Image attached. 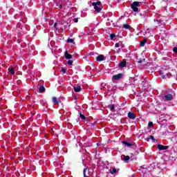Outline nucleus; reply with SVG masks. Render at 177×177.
<instances>
[{
  "label": "nucleus",
  "mask_w": 177,
  "mask_h": 177,
  "mask_svg": "<svg viewBox=\"0 0 177 177\" xmlns=\"http://www.w3.org/2000/svg\"><path fill=\"white\" fill-rule=\"evenodd\" d=\"M131 9H133V12H138L139 8H140V2L134 1L131 3Z\"/></svg>",
  "instance_id": "nucleus-1"
},
{
  "label": "nucleus",
  "mask_w": 177,
  "mask_h": 177,
  "mask_svg": "<svg viewBox=\"0 0 177 177\" xmlns=\"http://www.w3.org/2000/svg\"><path fill=\"white\" fill-rule=\"evenodd\" d=\"M122 78V73H118V75H115L112 77L113 81H118V80H121Z\"/></svg>",
  "instance_id": "nucleus-2"
},
{
  "label": "nucleus",
  "mask_w": 177,
  "mask_h": 177,
  "mask_svg": "<svg viewBox=\"0 0 177 177\" xmlns=\"http://www.w3.org/2000/svg\"><path fill=\"white\" fill-rule=\"evenodd\" d=\"M121 158L124 162H128L129 160H131V157L129 156H125V155H122Z\"/></svg>",
  "instance_id": "nucleus-3"
},
{
  "label": "nucleus",
  "mask_w": 177,
  "mask_h": 177,
  "mask_svg": "<svg viewBox=\"0 0 177 177\" xmlns=\"http://www.w3.org/2000/svg\"><path fill=\"white\" fill-rule=\"evenodd\" d=\"M164 99H165L167 102H169L170 100H172L174 99V96L172 94H167L164 96Z\"/></svg>",
  "instance_id": "nucleus-4"
},
{
  "label": "nucleus",
  "mask_w": 177,
  "mask_h": 177,
  "mask_svg": "<svg viewBox=\"0 0 177 177\" xmlns=\"http://www.w3.org/2000/svg\"><path fill=\"white\" fill-rule=\"evenodd\" d=\"M169 147L168 146H164L162 145H158V150H167Z\"/></svg>",
  "instance_id": "nucleus-5"
},
{
  "label": "nucleus",
  "mask_w": 177,
  "mask_h": 177,
  "mask_svg": "<svg viewBox=\"0 0 177 177\" xmlns=\"http://www.w3.org/2000/svg\"><path fill=\"white\" fill-rule=\"evenodd\" d=\"M128 118H130V120H135V118H136V115L132 112H129Z\"/></svg>",
  "instance_id": "nucleus-6"
},
{
  "label": "nucleus",
  "mask_w": 177,
  "mask_h": 177,
  "mask_svg": "<svg viewBox=\"0 0 177 177\" xmlns=\"http://www.w3.org/2000/svg\"><path fill=\"white\" fill-rule=\"evenodd\" d=\"M162 21L160 19H154V26L158 27V26H161Z\"/></svg>",
  "instance_id": "nucleus-7"
},
{
  "label": "nucleus",
  "mask_w": 177,
  "mask_h": 177,
  "mask_svg": "<svg viewBox=\"0 0 177 177\" xmlns=\"http://www.w3.org/2000/svg\"><path fill=\"white\" fill-rule=\"evenodd\" d=\"M104 60V55H100L97 57V62H103Z\"/></svg>",
  "instance_id": "nucleus-8"
},
{
  "label": "nucleus",
  "mask_w": 177,
  "mask_h": 177,
  "mask_svg": "<svg viewBox=\"0 0 177 177\" xmlns=\"http://www.w3.org/2000/svg\"><path fill=\"white\" fill-rule=\"evenodd\" d=\"M127 66V61L123 60L122 62H121L119 64V66L122 68L124 67H125Z\"/></svg>",
  "instance_id": "nucleus-9"
},
{
  "label": "nucleus",
  "mask_w": 177,
  "mask_h": 177,
  "mask_svg": "<svg viewBox=\"0 0 177 177\" xmlns=\"http://www.w3.org/2000/svg\"><path fill=\"white\" fill-rule=\"evenodd\" d=\"M100 6H93L95 10L97 12V13L100 12L102 10V8L100 7Z\"/></svg>",
  "instance_id": "nucleus-10"
},
{
  "label": "nucleus",
  "mask_w": 177,
  "mask_h": 177,
  "mask_svg": "<svg viewBox=\"0 0 177 177\" xmlns=\"http://www.w3.org/2000/svg\"><path fill=\"white\" fill-rule=\"evenodd\" d=\"M73 89L75 91V92H80V91H81V86H74Z\"/></svg>",
  "instance_id": "nucleus-11"
},
{
  "label": "nucleus",
  "mask_w": 177,
  "mask_h": 177,
  "mask_svg": "<svg viewBox=\"0 0 177 177\" xmlns=\"http://www.w3.org/2000/svg\"><path fill=\"white\" fill-rule=\"evenodd\" d=\"M65 57H66V59L69 60V59H71L72 55H71V54H69L67 51H66L65 52Z\"/></svg>",
  "instance_id": "nucleus-12"
},
{
  "label": "nucleus",
  "mask_w": 177,
  "mask_h": 177,
  "mask_svg": "<svg viewBox=\"0 0 177 177\" xmlns=\"http://www.w3.org/2000/svg\"><path fill=\"white\" fill-rule=\"evenodd\" d=\"M9 71V73L11 74V75H15V68H8Z\"/></svg>",
  "instance_id": "nucleus-13"
},
{
  "label": "nucleus",
  "mask_w": 177,
  "mask_h": 177,
  "mask_svg": "<svg viewBox=\"0 0 177 177\" xmlns=\"http://www.w3.org/2000/svg\"><path fill=\"white\" fill-rule=\"evenodd\" d=\"M146 42H147V39H144L143 41H142L140 44V46H145V45H146Z\"/></svg>",
  "instance_id": "nucleus-14"
},
{
  "label": "nucleus",
  "mask_w": 177,
  "mask_h": 177,
  "mask_svg": "<svg viewBox=\"0 0 177 177\" xmlns=\"http://www.w3.org/2000/svg\"><path fill=\"white\" fill-rule=\"evenodd\" d=\"M53 103H54V104H59V101L56 97H53Z\"/></svg>",
  "instance_id": "nucleus-15"
},
{
  "label": "nucleus",
  "mask_w": 177,
  "mask_h": 177,
  "mask_svg": "<svg viewBox=\"0 0 177 177\" xmlns=\"http://www.w3.org/2000/svg\"><path fill=\"white\" fill-rule=\"evenodd\" d=\"M108 109H109L111 111H113L114 109H115V106L114 104H110L108 106Z\"/></svg>",
  "instance_id": "nucleus-16"
},
{
  "label": "nucleus",
  "mask_w": 177,
  "mask_h": 177,
  "mask_svg": "<svg viewBox=\"0 0 177 177\" xmlns=\"http://www.w3.org/2000/svg\"><path fill=\"white\" fill-rule=\"evenodd\" d=\"M122 143L123 145H125L126 146H127V147H131V146H132V144H131L127 141H122Z\"/></svg>",
  "instance_id": "nucleus-17"
},
{
  "label": "nucleus",
  "mask_w": 177,
  "mask_h": 177,
  "mask_svg": "<svg viewBox=\"0 0 177 177\" xmlns=\"http://www.w3.org/2000/svg\"><path fill=\"white\" fill-rule=\"evenodd\" d=\"M101 2L100 1H97V2H94L92 3L93 6H100Z\"/></svg>",
  "instance_id": "nucleus-18"
},
{
  "label": "nucleus",
  "mask_w": 177,
  "mask_h": 177,
  "mask_svg": "<svg viewBox=\"0 0 177 177\" xmlns=\"http://www.w3.org/2000/svg\"><path fill=\"white\" fill-rule=\"evenodd\" d=\"M109 172H111V174H114L117 172V169L113 168L112 169L109 170Z\"/></svg>",
  "instance_id": "nucleus-19"
},
{
  "label": "nucleus",
  "mask_w": 177,
  "mask_h": 177,
  "mask_svg": "<svg viewBox=\"0 0 177 177\" xmlns=\"http://www.w3.org/2000/svg\"><path fill=\"white\" fill-rule=\"evenodd\" d=\"M45 91V87L44 86H41L39 88V92L42 93Z\"/></svg>",
  "instance_id": "nucleus-20"
},
{
  "label": "nucleus",
  "mask_w": 177,
  "mask_h": 177,
  "mask_svg": "<svg viewBox=\"0 0 177 177\" xmlns=\"http://www.w3.org/2000/svg\"><path fill=\"white\" fill-rule=\"evenodd\" d=\"M123 27L124 28H126V30H129V28H131V26L129 24H124Z\"/></svg>",
  "instance_id": "nucleus-21"
},
{
  "label": "nucleus",
  "mask_w": 177,
  "mask_h": 177,
  "mask_svg": "<svg viewBox=\"0 0 177 177\" xmlns=\"http://www.w3.org/2000/svg\"><path fill=\"white\" fill-rule=\"evenodd\" d=\"M86 171H88V168H85V169H84L83 174H84V177L88 176L86 175Z\"/></svg>",
  "instance_id": "nucleus-22"
},
{
  "label": "nucleus",
  "mask_w": 177,
  "mask_h": 177,
  "mask_svg": "<svg viewBox=\"0 0 177 177\" xmlns=\"http://www.w3.org/2000/svg\"><path fill=\"white\" fill-rule=\"evenodd\" d=\"M67 42H68V44H73V42H74V39H67Z\"/></svg>",
  "instance_id": "nucleus-23"
},
{
  "label": "nucleus",
  "mask_w": 177,
  "mask_h": 177,
  "mask_svg": "<svg viewBox=\"0 0 177 177\" xmlns=\"http://www.w3.org/2000/svg\"><path fill=\"white\" fill-rule=\"evenodd\" d=\"M115 48H120V46H121V43H116L115 44Z\"/></svg>",
  "instance_id": "nucleus-24"
},
{
  "label": "nucleus",
  "mask_w": 177,
  "mask_h": 177,
  "mask_svg": "<svg viewBox=\"0 0 177 177\" xmlns=\"http://www.w3.org/2000/svg\"><path fill=\"white\" fill-rule=\"evenodd\" d=\"M68 66H72L73 65V61L68 60Z\"/></svg>",
  "instance_id": "nucleus-25"
},
{
  "label": "nucleus",
  "mask_w": 177,
  "mask_h": 177,
  "mask_svg": "<svg viewBox=\"0 0 177 177\" xmlns=\"http://www.w3.org/2000/svg\"><path fill=\"white\" fill-rule=\"evenodd\" d=\"M80 118H82V120H85V115L80 114Z\"/></svg>",
  "instance_id": "nucleus-26"
},
{
  "label": "nucleus",
  "mask_w": 177,
  "mask_h": 177,
  "mask_svg": "<svg viewBox=\"0 0 177 177\" xmlns=\"http://www.w3.org/2000/svg\"><path fill=\"white\" fill-rule=\"evenodd\" d=\"M110 37H111V39H113V38L115 37V35L111 34Z\"/></svg>",
  "instance_id": "nucleus-27"
},
{
  "label": "nucleus",
  "mask_w": 177,
  "mask_h": 177,
  "mask_svg": "<svg viewBox=\"0 0 177 177\" xmlns=\"http://www.w3.org/2000/svg\"><path fill=\"white\" fill-rule=\"evenodd\" d=\"M173 50H174V52L175 53H177V47H174V48H173Z\"/></svg>",
  "instance_id": "nucleus-28"
},
{
  "label": "nucleus",
  "mask_w": 177,
  "mask_h": 177,
  "mask_svg": "<svg viewBox=\"0 0 177 177\" xmlns=\"http://www.w3.org/2000/svg\"><path fill=\"white\" fill-rule=\"evenodd\" d=\"M62 71L63 74H66V71L65 68H62Z\"/></svg>",
  "instance_id": "nucleus-29"
},
{
  "label": "nucleus",
  "mask_w": 177,
  "mask_h": 177,
  "mask_svg": "<svg viewBox=\"0 0 177 177\" xmlns=\"http://www.w3.org/2000/svg\"><path fill=\"white\" fill-rule=\"evenodd\" d=\"M148 125H149V127H153V122H149Z\"/></svg>",
  "instance_id": "nucleus-30"
},
{
  "label": "nucleus",
  "mask_w": 177,
  "mask_h": 177,
  "mask_svg": "<svg viewBox=\"0 0 177 177\" xmlns=\"http://www.w3.org/2000/svg\"><path fill=\"white\" fill-rule=\"evenodd\" d=\"M150 139H151V140H156V139H154V136H150Z\"/></svg>",
  "instance_id": "nucleus-31"
},
{
  "label": "nucleus",
  "mask_w": 177,
  "mask_h": 177,
  "mask_svg": "<svg viewBox=\"0 0 177 177\" xmlns=\"http://www.w3.org/2000/svg\"><path fill=\"white\" fill-rule=\"evenodd\" d=\"M57 27V23L54 24V28H56Z\"/></svg>",
  "instance_id": "nucleus-32"
},
{
  "label": "nucleus",
  "mask_w": 177,
  "mask_h": 177,
  "mask_svg": "<svg viewBox=\"0 0 177 177\" xmlns=\"http://www.w3.org/2000/svg\"><path fill=\"white\" fill-rule=\"evenodd\" d=\"M106 83H103L102 84V86H106Z\"/></svg>",
  "instance_id": "nucleus-33"
},
{
  "label": "nucleus",
  "mask_w": 177,
  "mask_h": 177,
  "mask_svg": "<svg viewBox=\"0 0 177 177\" xmlns=\"http://www.w3.org/2000/svg\"><path fill=\"white\" fill-rule=\"evenodd\" d=\"M75 23H78V19H75Z\"/></svg>",
  "instance_id": "nucleus-34"
},
{
  "label": "nucleus",
  "mask_w": 177,
  "mask_h": 177,
  "mask_svg": "<svg viewBox=\"0 0 177 177\" xmlns=\"http://www.w3.org/2000/svg\"><path fill=\"white\" fill-rule=\"evenodd\" d=\"M162 78L164 80V78H165V75H162Z\"/></svg>",
  "instance_id": "nucleus-35"
},
{
  "label": "nucleus",
  "mask_w": 177,
  "mask_h": 177,
  "mask_svg": "<svg viewBox=\"0 0 177 177\" xmlns=\"http://www.w3.org/2000/svg\"><path fill=\"white\" fill-rule=\"evenodd\" d=\"M138 63H142V61H138Z\"/></svg>",
  "instance_id": "nucleus-36"
},
{
  "label": "nucleus",
  "mask_w": 177,
  "mask_h": 177,
  "mask_svg": "<svg viewBox=\"0 0 177 177\" xmlns=\"http://www.w3.org/2000/svg\"><path fill=\"white\" fill-rule=\"evenodd\" d=\"M160 74L161 75V74H162V73L160 72Z\"/></svg>",
  "instance_id": "nucleus-37"
},
{
  "label": "nucleus",
  "mask_w": 177,
  "mask_h": 177,
  "mask_svg": "<svg viewBox=\"0 0 177 177\" xmlns=\"http://www.w3.org/2000/svg\"><path fill=\"white\" fill-rule=\"evenodd\" d=\"M176 175H177V173H176Z\"/></svg>",
  "instance_id": "nucleus-38"
}]
</instances>
